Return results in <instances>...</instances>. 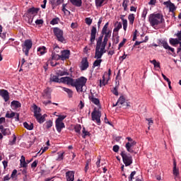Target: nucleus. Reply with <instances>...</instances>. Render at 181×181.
<instances>
[{
	"label": "nucleus",
	"instance_id": "nucleus-1",
	"mask_svg": "<svg viewBox=\"0 0 181 181\" xmlns=\"http://www.w3.org/2000/svg\"><path fill=\"white\" fill-rule=\"evenodd\" d=\"M61 81H62L64 84H67V86L75 87L77 93H83L84 92L86 83H87V78L81 76L77 79H73V78L65 76L61 78Z\"/></svg>",
	"mask_w": 181,
	"mask_h": 181
},
{
	"label": "nucleus",
	"instance_id": "nucleus-2",
	"mask_svg": "<svg viewBox=\"0 0 181 181\" xmlns=\"http://www.w3.org/2000/svg\"><path fill=\"white\" fill-rule=\"evenodd\" d=\"M148 22L151 26L155 28V26L163 23V22H165V18H163V16L160 13H151L149 15Z\"/></svg>",
	"mask_w": 181,
	"mask_h": 181
},
{
	"label": "nucleus",
	"instance_id": "nucleus-3",
	"mask_svg": "<svg viewBox=\"0 0 181 181\" xmlns=\"http://www.w3.org/2000/svg\"><path fill=\"white\" fill-rule=\"evenodd\" d=\"M53 33L58 42L66 43V39L64 36H63V35H64L63 30L60 29L59 27H55L53 28Z\"/></svg>",
	"mask_w": 181,
	"mask_h": 181
},
{
	"label": "nucleus",
	"instance_id": "nucleus-4",
	"mask_svg": "<svg viewBox=\"0 0 181 181\" xmlns=\"http://www.w3.org/2000/svg\"><path fill=\"white\" fill-rule=\"evenodd\" d=\"M66 117V115H59L55 120V127L59 133L62 132V129H63V128H66V125L64 124V122H63V120Z\"/></svg>",
	"mask_w": 181,
	"mask_h": 181
},
{
	"label": "nucleus",
	"instance_id": "nucleus-5",
	"mask_svg": "<svg viewBox=\"0 0 181 181\" xmlns=\"http://www.w3.org/2000/svg\"><path fill=\"white\" fill-rule=\"evenodd\" d=\"M120 156L122 158V160L125 166H131V165H132L133 160L131 154L126 153L125 151H122Z\"/></svg>",
	"mask_w": 181,
	"mask_h": 181
},
{
	"label": "nucleus",
	"instance_id": "nucleus-6",
	"mask_svg": "<svg viewBox=\"0 0 181 181\" xmlns=\"http://www.w3.org/2000/svg\"><path fill=\"white\" fill-rule=\"evenodd\" d=\"M91 117L92 121H96V124H98V125L101 124V112L100 110H97V108H94L91 113Z\"/></svg>",
	"mask_w": 181,
	"mask_h": 181
},
{
	"label": "nucleus",
	"instance_id": "nucleus-7",
	"mask_svg": "<svg viewBox=\"0 0 181 181\" xmlns=\"http://www.w3.org/2000/svg\"><path fill=\"white\" fill-rule=\"evenodd\" d=\"M33 46V42L32 40H25L24 44L22 45L23 52L25 53V56H29V50L32 49Z\"/></svg>",
	"mask_w": 181,
	"mask_h": 181
},
{
	"label": "nucleus",
	"instance_id": "nucleus-8",
	"mask_svg": "<svg viewBox=\"0 0 181 181\" xmlns=\"http://www.w3.org/2000/svg\"><path fill=\"white\" fill-rule=\"evenodd\" d=\"M110 25V23H106L105 24V25L103 26V29H102V35L103 36H104L105 35V37H111V33H112V31L111 30H108V26Z\"/></svg>",
	"mask_w": 181,
	"mask_h": 181
},
{
	"label": "nucleus",
	"instance_id": "nucleus-9",
	"mask_svg": "<svg viewBox=\"0 0 181 181\" xmlns=\"http://www.w3.org/2000/svg\"><path fill=\"white\" fill-rule=\"evenodd\" d=\"M90 64L88 63V59L87 57H83L82 61L81 62V66L80 69L81 71H84L87 70L88 67H89Z\"/></svg>",
	"mask_w": 181,
	"mask_h": 181
},
{
	"label": "nucleus",
	"instance_id": "nucleus-10",
	"mask_svg": "<svg viewBox=\"0 0 181 181\" xmlns=\"http://www.w3.org/2000/svg\"><path fill=\"white\" fill-rule=\"evenodd\" d=\"M96 35H97V28L95 26H93L92 29L90 30V45H94Z\"/></svg>",
	"mask_w": 181,
	"mask_h": 181
},
{
	"label": "nucleus",
	"instance_id": "nucleus-11",
	"mask_svg": "<svg viewBox=\"0 0 181 181\" xmlns=\"http://www.w3.org/2000/svg\"><path fill=\"white\" fill-rule=\"evenodd\" d=\"M90 101L93 103V104H95V105H97L99 107V108H101V104L100 103V99L94 97V93H91V95L88 97Z\"/></svg>",
	"mask_w": 181,
	"mask_h": 181
},
{
	"label": "nucleus",
	"instance_id": "nucleus-12",
	"mask_svg": "<svg viewBox=\"0 0 181 181\" xmlns=\"http://www.w3.org/2000/svg\"><path fill=\"white\" fill-rule=\"evenodd\" d=\"M62 54L59 55V58L62 61L67 60L70 57V50L65 49L61 52Z\"/></svg>",
	"mask_w": 181,
	"mask_h": 181
},
{
	"label": "nucleus",
	"instance_id": "nucleus-13",
	"mask_svg": "<svg viewBox=\"0 0 181 181\" xmlns=\"http://www.w3.org/2000/svg\"><path fill=\"white\" fill-rule=\"evenodd\" d=\"M0 95L4 98L5 103L9 101V92L4 89H0Z\"/></svg>",
	"mask_w": 181,
	"mask_h": 181
},
{
	"label": "nucleus",
	"instance_id": "nucleus-14",
	"mask_svg": "<svg viewBox=\"0 0 181 181\" xmlns=\"http://www.w3.org/2000/svg\"><path fill=\"white\" fill-rule=\"evenodd\" d=\"M135 145H136V141H135L132 142H127L125 145V148L127 152H129L130 153H134V150L132 149V147L135 146Z\"/></svg>",
	"mask_w": 181,
	"mask_h": 181
},
{
	"label": "nucleus",
	"instance_id": "nucleus-15",
	"mask_svg": "<svg viewBox=\"0 0 181 181\" xmlns=\"http://www.w3.org/2000/svg\"><path fill=\"white\" fill-rule=\"evenodd\" d=\"M66 181H74V171H68L66 173Z\"/></svg>",
	"mask_w": 181,
	"mask_h": 181
},
{
	"label": "nucleus",
	"instance_id": "nucleus-16",
	"mask_svg": "<svg viewBox=\"0 0 181 181\" xmlns=\"http://www.w3.org/2000/svg\"><path fill=\"white\" fill-rule=\"evenodd\" d=\"M105 53V52H102L100 50V48H95V59H101V57H103V55Z\"/></svg>",
	"mask_w": 181,
	"mask_h": 181
},
{
	"label": "nucleus",
	"instance_id": "nucleus-17",
	"mask_svg": "<svg viewBox=\"0 0 181 181\" xmlns=\"http://www.w3.org/2000/svg\"><path fill=\"white\" fill-rule=\"evenodd\" d=\"M173 173L175 177H177V176H179V168H177L176 160H173Z\"/></svg>",
	"mask_w": 181,
	"mask_h": 181
},
{
	"label": "nucleus",
	"instance_id": "nucleus-18",
	"mask_svg": "<svg viewBox=\"0 0 181 181\" xmlns=\"http://www.w3.org/2000/svg\"><path fill=\"white\" fill-rule=\"evenodd\" d=\"M105 74H107V72H105L102 78L103 79L100 80V87H101L102 86H107V84H108V81H110V78H107V79L105 80Z\"/></svg>",
	"mask_w": 181,
	"mask_h": 181
},
{
	"label": "nucleus",
	"instance_id": "nucleus-19",
	"mask_svg": "<svg viewBox=\"0 0 181 181\" xmlns=\"http://www.w3.org/2000/svg\"><path fill=\"white\" fill-rule=\"evenodd\" d=\"M11 104L13 110H17V108L22 107V105H21L20 102L18 100H13Z\"/></svg>",
	"mask_w": 181,
	"mask_h": 181
},
{
	"label": "nucleus",
	"instance_id": "nucleus-20",
	"mask_svg": "<svg viewBox=\"0 0 181 181\" xmlns=\"http://www.w3.org/2000/svg\"><path fill=\"white\" fill-rule=\"evenodd\" d=\"M71 4L74 5V6H77V8H80L81 5H83V1L82 0H69Z\"/></svg>",
	"mask_w": 181,
	"mask_h": 181
},
{
	"label": "nucleus",
	"instance_id": "nucleus-21",
	"mask_svg": "<svg viewBox=\"0 0 181 181\" xmlns=\"http://www.w3.org/2000/svg\"><path fill=\"white\" fill-rule=\"evenodd\" d=\"M169 42L171 46H176V45H179L181 41L179 40L178 38H170Z\"/></svg>",
	"mask_w": 181,
	"mask_h": 181
},
{
	"label": "nucleus",
	"instance_id": "nucleus-22",
	"mask_svg": "<svg viewBox=\"0 0 181 181\" xmlns=\"http://www.w3.org/2000/svg\"><path fill=\"white\" fill-rule=\"evenodd\" d=\"M37 12H39V8L35 7H32L28 10L29 15H37Z\"/></svg>",
	"mask_w": 181,
	"mask_h": 181
},
{
	"label": "nucleus",
	"instance_id": "nucleus-23",
	"mask_svg": "<svg viewBox=\"0 0 181 181\" xmlns=\"http://www.w3.org/2000/svg\"><path fill=\"white\" fill-rule=\"evenodd\" d=\"M158 45L159 46H162L164 47V49H168L169 44H168V42H166V40H158Z\"/></svg>",
	"mask_w": 181,
	"mask_h": 181
},
{
	"label": "nucleus",
	"instance_id": "nucleus-24",
	"mask_svg": "<svg viewBox=\"0 0 181 181\" xmlns=\"http://www.w3.org/2000/svg\"><path fill=\"white\" fill-rule=\"evenodd\" d=\"M115 28L113 30L114 33H116V35H118V32H119V29L122 28V24L119 22H116Z\"/></svg>",
	"mask_w": 181,
	"mask_h": 181
},
{
	"label": "nucleus",
	"instance_id": "nucleus-25",
	"mask_svg": "<svg viewBox=\"0 0 181 181\" xmlns=\"http://www.w3.org/2000/svg\"><path fill=\"white\" fill-rule=\"evenodd\" d=\"M47 50L46 49V47L42 46L37 48V53L38 54H40L41 56H43L45 53H46Z\"/></svg>",
	"mask_w": 181,
	"mask_h": 181
},
{
	"label": "nucleus",
	"instance_id": "nucleus-26",
	"mask_svg": "<svg viewBox=\"0 0 181 181\" xmlns=\"http://www.w3.org/2000/svg\"><path fill=\"white\" fill-rule=\"evenodd\" d=\"M62 90L63 91H65V93L68 94V97L69 98H73V90H71V89L63 87Z\"/></svg>",
	"mask_w": 181,
	"mask_h": 181
},
{
	"label": "nucleus",
	"instance_id": "nucleus-27",
	"mask_svg": "<svg viewBox=\"0 0 181 181\" xmlns=\"http://www.w3.org/2000/svg\"><path fill=\"white\" fill-rule=\"evenodd\" d=\"M35 119H37V122H39V124H43V122L46 121L45 116H42V114L35 116Z\"/></svg>",
	"mask_w": 181,
	"mask_h": 181
},
{
	"label": "nucleus",
	"instance_id": "nucleus-28",
	"mask_svg": "<svg viewBox=\"0 0 181 181\" xmlns=\"http://www.w3.org/2000/svg\"><path fill=\"white\" fill-rule=\"evenodd\" d=\"M82 134V138H83V139H86V136H90V135H91V134H90V132L86 130V127H83Z\"/></svg>",
	"mask_w": 181,
	"mask_h": 181
},
{
	"label": "nucleus",
	"instance_id": "nucleus-29",
	"mask_svg": "<svg viewBox=\"0 0 181 181\" xmlns=\"http://www.w3.org/2000/svg\"><path fill=\"white\" fill-rule=\"evenodd\" d=\"M23 127L24 128H26V129H28V131H32V129H33V123H30V124L25 122L23 123Z\"/></svg>",
	"mask_w": 181,
	"mask_h": 181
},
{
	"label": "nucleus",
	"instance_id": "nucleus-30",
	"mask_svg": "<svg viewBox=\"0 0 181 181\" xmlns=\"http://www.w3.org/2000/svg\"><path fill=\"white\" fill-rule=\"evenodd\" d=\"M40 111L42 110L40 107H38L36 105L34 106V117H37V115H40Z\"/></svg>",
	"mask_w": 181,
	"mask_h": 181
},
{
	"label": "nucleus",
	"instance_id": "nucleus-31",
	"mask_svg": "<svg viewBox=\"0 0 181 181\" xmlns=\"http://www.w3.org/2000/svg\"><path fill=\"white\" fill-rule=\"evenodd\" d=\"M50 88H47L45 90H44L43 96L46 97V98H50Z\"/></svg>",
	"mask_w": 181,
	"mask_h": 181
},
{
	"label": "nucleus",
	"instance_id": "nucleus-32",
	"mask_svg": "<svg viewBox=\"0 0 181 181\" xmlns=\"http://www.w3.org/2000/svg\"><path fill=\"white\" fill-rule=\"evenodd\" d=\"M51 81H54V83H63V81H62V78L59 79V76H52Z\"/></svg>",
	"mask_w": 181,
	"mask_h": 181
},
{
	"label": "nucleus",
	"instance_id": "nucleus-33",
	"mask_svg": "<svg viewBox=\"0 0 181 181\" xmlns=\"http://www.w3.org/2000/svg\"><path fill=\"white\" fill-rule=\"evenodd\" d=\"M74 131L76 134H81V124H76L74 127Z\"/></svg>",
	"mask_w": 181,
	"mask_h": 181
},
{
	"label": "nucleus",
	"instance_id": "nucleus-34",
	"mask_svg": "<svg viewBox=\"0 0 181 181\" xmlns=\"http://www.w3.org/2000/svg\"><path fill=\"white\" fill-rule=\"evenodd\" d=\"M129 4V0H124L122 3V6L124 8V11H128V4Z\"/></svg>",
	"mask_w": 181,
	"mask_h": 181
},
{
	"label": "nucleus",
	"instance_id": "nucleus-35",
	"mask_svg": "<svg viewBox=\"0 0 181 181\" xmlns=\"http://www.w3.org/2000/svg\"><path fill=\"white\" fill-rule=\"evenodd\" d=\"M103 62V59H98V60H95L94 62H93V67H100V66H101V63Z\"/></svg>",
	"mask_w": 181,
	"mask_h": 181
},
{
	"label": "nucleus",
	"instance_id": "nucleus-36",
	"mask_svg": "<svg viewBox=\"0 0 181 181\" xmlns=\"http://www.w3.org/2000/svg\"><path fill=\"white\" fill-rule=\"evenodd\" d=\"M150 63H151V64H153L154 67L160 69V63L156 62V59L151 60Z\"/></svg>",
	"mask_w": 181,
	"mask_h": 181
},
{
	"label": "nucleus",
	"instance_id": "nucleus-37",
	"mask_svg": "<svg viewBox=\"0 0 181 181\" xmlns=\"http://www.w3.org/2000/svg\"><path fill=\"white\" fill-rule=\"evenodd\" d=\"M59 22H60V18H59L58 17L53 18L51 21H50V25H57L59 24Z\"/></svg>",
	"mask_w": 181,
	"mask_h": 181
},
{
	"label": "nucleus",
	"instance_id": "nucleus-38",
	"mask_svg": "<svg viewBox=\"0 0 181 181\" xmlns=\"http://www.w3.org/2000/svg\"><path fill=\"white\" fill-rule=\"evenodd\" d=\"M129 22L131 25H134V21H135V16L134 14H129L128 16Z\"/></svg>",
	"mask_w": 181,
	"mask_h": 181
},
{
	"label": "nucleus",
	"instance_id": "nucleus-39",
	"mask_svg": "<svg viewBox=\"0 0 181 181\" xmlns=\"http://www.w3.org/2000/svg\"><path fill=\"white\" fill-rule=\"evenodd\" d=\"M1 134L4 135V136H6L7 135H11V130L9 129H5L4 128Z\"/></svg>",
	"mask_w": 181,
	"mask_h": 181
},
{
	"label": "nucleus",
	"instance_id": "nucleus-40",
	"mask_svg": "<svg viewBox=\"0 0 181 181\" xmlns=\"http://www.w3.org/2000/svg\"><path fill=\"white\" fill-rule=\"evenodd\" d=\"M105 2V0H95V4L96 6H98L100 8V6H103V4Z\"/></svg>",
	"mask_w": 181,
	"mask_h": 181
},
{
	"label": "nucleus",
	"instance_id": "nucleus-41",
	"mask_svg": "<svg viewBox=\"0 0 181 181\" xmlns=\"http://www.w3.org/2000/svg\"><path fill=\"white\" fill-rule=\"evenodd\" d=\"M52 127H53V122L52 120L45 122V128H47V129L52 128Z\"/></svg>",
	"mask_w": 181,
	"mask_h": 181
},
{
	"label": "nucleus",
	"instance_id": "nucleus-42",
	"mask_svg": "<svg viewBox=\"0 0 181 181\" xmlns=\"http://www.w3.org/2000/svg\"><path fill=\"white\" fill-rule=\"evenodd\" d=\"M117 103L121 105L125 104V98L124 96H120L117 100Z\"/></svg>",
	"mask_w": 181,
	"mask_h": 181
},
{
	"label": "nucleus",
	"instance_id": "nucleus-43",
	"mask_svg": "<svg viewBox=\"0 0 181 181\" xmlns=\"http://www.w3.org/2000/svg\"><path fill=\"white\" fill-rule=\"evenodd\" d=\"M59 57H60V55L56 54V53L54 52L52 53V60H60L61 58Z\"/></svg>",
	"mask_w": 181,
	"mask_h": 181
},
{
	"label": "nucleus",
	"instance_id": "nucleus-44",
	"mask_svg": "<svg viewBox=\"0 0 181 181\" xmlns=\"http://www.w3.org/2000/svg\"><path fill=\"white\" fill-rule=\"evenodd\" d=\"M165 50H170V52H172L171 54L176 57V52H175V48H173L172 47L168 45V47Z\"/></svg>",
	"mask_w": 181,
	"mask_h": 181
},
{
	"label": "nucleus",
	"instance_id": "nucleus-45",
	"mask_svg": "<svg viewBox=\"0 0 181 181\" xmlns=\"http://www.w3.org/2000/svg\"><path fill=\"white\" fill-rule=\"evenodd\" d=\"M16 112H12L11 113L7 112L6 114V118H13L15 117Z\"/></svg>",
	"mask_w": 181,
	"mask_h": 181
},
{
	"label": "nucleus",
	"instance_id": "nucleus-46",
	"mask_svg": "<svg viewBox=\"0 0 181 181\" xmlns=\"http://www.w3.org/2000/svg\"><path fill=\"white\" fill-rule=\"evenodd\" d=\"M170 12H175V11H176V6H175V4H173V3H171V4L170 5V6L168 7Z\"/></svg>",
	"mask_w": 181,
	"mask_h": 181
},
{
	"label": "nucleus",
	"instance_id": "nucleus-47",
	"mask_svg": "<svg viewBox=\"0 0 181 181\" xmlns=\"http://www.w3.org/2000/svg\"><path fill=\"white\" fill-rule=\"evenodd\" d=\"M136 175V171H132L129 177V181H132L134 180V179H135L134 177V176Z\"/></svg>",
	"mask_w": 181,
	"mask_h": 181
},
{
	"label": "nucleus",
	"instance_id": "nucleus-48",
	"mask_svg": "<svg viewBox=\"0 0 181 181\" xmlns=\"http://www.w3.org/2000/svg\"><path fill=\"white\" fill-rule=\"evenodd\" d=\"M15 144H16V135L13 134V141H10L8 144L12 146L15 145Z\"/></svg>",
	"mask_w": 181,
	"mask_h": 181
},
{
	"label": "nucleus",
	"instance_id": "nucleus-49",
	"mask_svg": "<svg viewBox=\"0 0 181 181\" xmlns=\"http://www.w3.org/2000/svg\"><path fill=\"white\" fill-rule=\"evenodd\" d=\"M112 94H114L115 95H118V85L116 86L112 90Z\"/></svg>",
	"mask_w": 181,
	"mask_h": 181
},
{
	"label": "nucleus",
	"instance_id": "nucleus-50",
	"mask_svg": "<svg viewBox=\"0 0 181 181\" xmlns=\"http://www.w3.org/2000/svg\"><path fill=\"white\" fill-rule=\"evenodd\" d=\"M85 22H86V25H88V26H90V25H91L93 23V19H91L90 18H86Z\"/></svg>",
	"mask_w": 181,
	"mask_h": 181
},
{
	"label": "nucleus",
	"instance_id": "nucleus-51",
	"mask_svg": "<svg viewBox=\"0 0 181 181\" xmlns=\"http://www.w3.org/2000/svg\"><path fill=\"white\" fill-rule=\"evenodd\" d=\"M146 15H148V10H147V8H144L143 10L141 17L144 18V19H145L146 18Z\"/></svg>",
	"mask_w": 181,
	"mask_h": 181
},
{
	"label": "nucleus",
	"instance_id": "nucleus-52",
	"mask_svg": "<svg viewBox=\"0 0 181 181\" xmlns=\"http://www.w3.org/2000/svg\"><path fill=\"white\" fill-rule=\"evenodd\" d=\"M126 42H127V39L124 38L123 40H122V42H121L119 44L118 49L119 50V49H120L121 47H122L125 45Z\"/></svg>",
	"mask_w": 181,
	"mask_h": 181
},
{
	"label": "nucleus",
	"instance_id": "nucleus-53",
	"mask_svg": "<svg viewBox=\"0 0 181 181\" xmlns=\"http://www.w3.org/2000/svg\"><path fill=\"white\" fill-rule=\"evenodd\" d=\"M127 27H128V21L123 20V29H124V30H127Z\"/></svg>",
	"mask_w": 181,
	"mask_h": 181
},
{
	"label": "nucleus",
	"instance_id": "nucleus-54",
	"mask_svg": "<svg viewBox=\"0 0 181 181\" xmlns=\"http://www.w3.org/2000/svg\"><path fill=\"white\" fill-rule=\"evenodd\" d=\"M171 4H172V3L170 2V0L163 2V5H165L166 6V8H169Z\"/></svg>",
	"mask_w": 181,
	"mask_h": 181
},
{
	"label": "nucleus",
	"instance_id": "nucleus-55",
	"mask_svg": "<svg viewBox=\"0 0 181 181\" xmlns=\"http://www.w3.org/2000/svg\"><path fill=\"white\" fill-rule=\"evenodd\" d=\"M21 168H28V163L26 161H22L21 162Z\"/></svg>",
	"mask_w": 181,
	"mask_h": 181
},
{
	"label": "nucleus",
	"instance_id": "nucleus-56",
	"mask_svg": "<svg viewBox=\"0 0 181 181\" xmlns=\"http://www.w3.org/2000/svg\"><path fill=\"white\" fill-rule=\"evenodd\" d=\"M112 151H113V152H116V153L118 152V151H119V146L115 145L113 146Z\"/></svg>",
	"mask_w": 181,
	"mask_h": 181
},
{
	"label": "nucleus",
	"instance_id": "nucleus-57",
	"mask_svg": "<svg viewBox=\"0 0 181 181\" xmlns=\"http://www.w3.org/2000/svg\"><path fill=\"white\" fill-rule=\"evenodd\" d=\"M89 164H90V161H88V160L86 161V166H85V172H86V173H87V170H88V169H90Z\"/></svg>",
	"mask_w": 181,
	"mask_h": 181
},
{
	"label": "nucleus",
	"instance_id": "nucleus-58",
	"mask_svg": "<svg viewBox=\"0 0 181 181\" xmlns=\"http://www.w3.org/2000/svg\"><path fill=\"white\" fill-rule=\"evenodd\" d=\"M43 23H44V21H43V20L42 19H37V20H36L35 21V24L36 25H43Z\"/></svg>",
	"mask_w": 181,
	"mask_h": 181
},
{
	"label": "nucleus",
	"instance_id": "nucleus-59",
	"mask_svg": "<svg viewBox=\"0 0 181 181\" xmlns=\"http://www.w3.org/2000/svg\"><path fill=\"white\" fill-rule=\"evenodd\" d=\"M146 121L148 122V129H150L151 125H153V120L152 119H146Z\"/></svg>",
	"mask_w": 181,
	"mask_h": 181
},
{
	"label": "nucleus",
	"instance_id": "nucleus-60",
	"mask_svg": "<svg viewBox=\"0 0 181 181\" xmlns=\"http://www.w3.org/2000/svg\"><path fill=\"white\" fill-rule=\"evenodd\" d=\"M105 46H107L106 44H103L100 45V52H105Z\"/></svg>",
	"mask_w": 181,
	"mask_h": 181
},
{
	"label": "nucleus",
	"instance_id": "nucleus-61",
	"mask_svg": "<svg viewBox=\"0 0 181 181\" xmlns=\"http://www.w3.org/2000/svg\"><path fill=\"white\" fill-rule=\"evenodd\" d=\"M49 2H50V4L52 6V9H54V7L57 6V5H56V1L55 0H51Z\"/></svg>",
	"mask_w": 181,
	"mask_h": 181
},
{
	"label": "nucleus",
	"instance_id": "nucleus-62",
	"mask_svg": "<svg viewBox=\"0 0 181 181\" xmlns=\"http://www.w3.org/2000/svg\"><path fill=\"white\" fill-rule=\"evenodd\" d=\"M64 153H60L58 156V160H63Z\"/></svg>",
	"mask_w": 181,
	"mask_h": 181
},
{
	"label": "nucleus",
	"instance_id": "nucleus-63",
	"mask_svg": "<svg viewBox=\"0 0 181 181\" xmlns=\"http://www.w3.org/2000/svg\"><path fill=\"white\" fill-rule=\"evenodd\" d=\"M180 47L177 49V54H181V42H180Z\"/></svg>",
	"mask_w": 181,
	"mask_h": 181
},
{
	"label": "nucleus",
	"instance_id": "nucleus-64",
	"mask_svg": "<svg viewBox=\"0 0 181 181\" xmlns=\"http://www.w3.org/2000/svg\"><path fill=\"white\" fill-rule=\"evenodd\" d=\"M37 166V161L35 160L32 164H31V168H36Z\"/></svg>",
	"mask_w": 181,
	"mask_h": 181
}]
</instances>
